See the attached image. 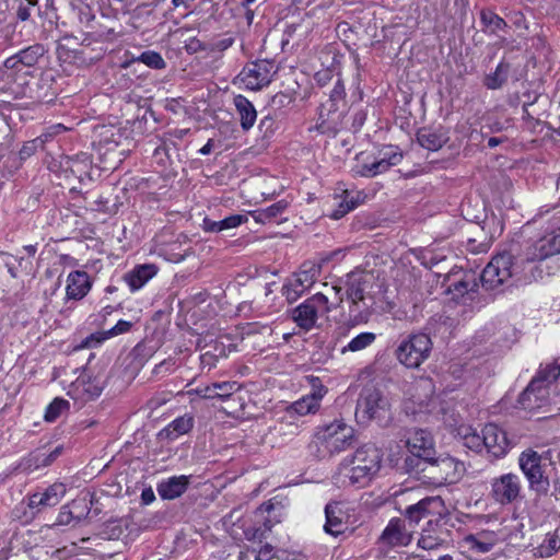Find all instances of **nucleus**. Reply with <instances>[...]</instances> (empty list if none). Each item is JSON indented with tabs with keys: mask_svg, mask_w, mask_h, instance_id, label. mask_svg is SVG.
Returning a JSON list of instances; mask_svg holds the SVG:
<instances>
[{
	"mask_svg": "<svg viewBox=\"0 0 560 560\" xmlns=\"http://www.w3.org/2000/svg\"><path fill=\"white\" fill-rule=\"evenodd\" d=\"M213 384L217 398L221 400L229 399L241 389V385L235 381L215 382Z\"/></svg>",
	"mask_w": 560,
	"mask_h": 560,
	"instance_id": "nucleus-46",
	"label": "nucleus"
},
{
	"mask_svg": "<svg viewBox=\"0 0 560 560\" xmlns=\"http://www.w3.org/2000/svg\"><path fill=\"white\" fill-rule=\"evenodd\" d=\"M522 481L513 472L503 474L490 481V495L501 505L511 504L521 497Z\"/></svg>",
	"mask_w": 560,
	"mask_h": 560,
	"instance_id": "nucleus-12",
	"label": "nucleus"
},
{
	"mask_svg": "<svg viewBox=\"0 0 560 560\" xmlns=\"http://www.w3.org/2000/svg\"><path fill=\"white\" fill-rule=\"evenodd\" d=\"M480 21L485 26L486 32L493 35L499 32H503L509 27L508 23L492 10H481Z\"/></svg>",
	"mask_w": 560,
	"mask_h": 560,
	"instance_id": "nucleus-37",
	"label": "nucleus"
},
{
	"mask_svg": "<svg viewBox=\"0 0 560 560\" xmlns=\"http://www.w3.org/2000/svg\"><path fill=\"white\" fill-rule=\"evenodd\" d=\"M138 60L152 69H163L165 67V61L162 56L152 50L142 52Z\"/></svg>",
	"mask_w": 560,
	"mask_h": 560,
	"instance_id": "nucleus-49",
	"label": "nucleus"
},
{
	"mask_svg": "<svg viewBox=\"0 0 560 560\" xmlns=\"http://www.w3.org/2000/svg\"><path fill=\"white\" fill-rule=\"evenodd\" d=\"M30 70L25 67H14L13 69L2 68L0 70V78L2 81L9 83V90L16 95L22 97L26 93V89L30 83Z\"/></svg>",
	"mask_w": 560,
	"mask_h": 560,
	"instance_id": "nucleus-23",
	"label": "nucleus"
},
{
	"mask_svg": "<svg viewBox=\"0 0 560 560\" xmlns=\"http://www.w3.org/2000/svg\"><path fill=\"white\" fill-rule=\"evenodd\" d=\"M320 275V265L314 261H305L301 265L299 271L293 275L282 287V293L287 300L295 302L304 292L312 288Z\"/></svg>",
	"mask_w": 560,
	"mask_h": 560,
	"instance_id": "nucleus-10",
	"label": "nucleus"
},
{
	"mask_svg": "<svg viewBox=\"0 0 560 560\" xmlns=\"http://www.w3.org/2000/svg\"><path fill=\"white\" fill-rule=\"evenodd\" d=\"M389 415V402L382 393L375 388H365L360 395L355 408L359 421L384 420Z\"/></svg>",
	"mask_w": 560,
	"mask_h": 560,
	"instance_id": "nucleus-9",
	"label": "nucleus"
},
{
	"mask_svg": "<svg viewBox=\"0 0 560 560\" xmlns=\"http://www.w3.org/2000/svg\"><path fill=\"white\" fill-rule=\"evenodd\" d=\"M155 500V494L151 488L143 489L141 492V501L143 504H151Z\"/></svg>",
	"mask_w": 560,
	"mask_h": 560,
	"instance_id": "nucleus-62",
	"label": "nucleus"
},
{
	"mask_svg": "<svg viewBox=\"0 0 560 560\" xmlns=\"http://www.w3.org/2000/svg\"><path fill=\"white\" fill-rule=\"evenodd\" d=\"M43 47L39 45L31 46L26 49L21 50L16 55L9 57L4 61V68L13 69L14 67H25L30 70L34 65L37 63L39 57L43 55Z\"/></svg>",
	"mask_w": 560,
	"mask_h": 560,
	"instance_id": "nucleus-28",
	"label": "nucleus"
},
{
	"mask_svg": "<svg viewBox=\"0 0 560 560\" xmlns=\"http://www.w3.org/2000/svg\"><path fill=\"white\" fill-rule=\"evenodd\" d=\"M63 453V446L58 445L49 453L45 452V459L47 462V466L51 465L61 454Z\"/></svg>",
	"mask_w": 560,
	"mask_h": 560,
	"instance_id": "nucleus-60",
	"label": "nucleus"
},
{
	"mask_svg": "<svg viewBox=\"0 0 560 560\" xmlns=\"http://www.w3.org/2000/svg\"><path fill=\"white\" fill-rule=\"evenodd\" d=\"M308 384L311 385L312 392L306 396L312 399L317 406L320 407V401L324 396L327 394V388L323 385L322 381L316 376H307L306 377Z\"/></svg>",
	"mask_w": 560,
	"mask_h": 560,
	"instance_id": "nucleus-47",
	"label": "nucleus"
},
{
	"mask_svg": "<svg viewBox=\"0 0 560 560\" xmlns=\"http://www.w3.org/2000/svg\"><path fill=\"white\" fill-rule=\"evenodd\" d=\"M234 105L240 116L241 127L243 130H249L256 122L257 112L252 102L243 95L234 97Z\"/></svg>",
	"mask_w": 560,
	"mask_h": 560,
	"instance_id": "nucleus-35",
	"label": "nucleus"
},
{
	"mask_svg": "<svg viewBox=\"0 0 560 560\" xmlns=\"http://www.w3.org/2000/svg\"><path fill=\"white\" fill-rule=\"evenodd\" d=\"M42 467H47L45 452L42 450L30 453L28 456L24 457L20 463V468L26 472L35 471Z\"/></svg>",
	"mask_w": 560,
	"mask_h": 560,
	"instance_id": "nucleus-41",
	"label": "nucleus"
},
{
	"mask_svg": "<svg viewBox=\"0 0 560 560\" xmlns=\"http://www.w3.org/2000/svg\"><path fill=\"white\" fill-rule=\"evenodd\" d=\"M275 65L268 60H258L248 63L238 74L241 82L248 90H260L271 82L275 74Z\"/></svg>",
	"mask_w": 560,
	"mask_h": 560,
	"instance_id": "nucleus-15",
	"label": "nucleus"
},
{
	"mask_svg": "<svg viewBox=\"0 0 560 560\" xmlns=\"http://www.w3.org/2000/svg\"><path fill=\"white\" fill-rule=\"evenodd\" d=\"M483 448L494 457L504 456L509 450V441L505 432L497 424L488 423L482 429Z\"/></svg>",
	"mask_w": 560,
	"mask_h": 560,
	"instance_id": "nucleus-21",
	"label": "nucleus"
},
{
	"mask_svg": "<svg viewBox=\"0 0 560 560\" xmlns=\"http://www.w3.org/2000/svg\"><path fill=\"white\" fill-rule=\"evenodd\" d=\"M218 354L212 351H206L200 355V365L201 369H207L210 371L212 368L217 365Z\"/></svg>",
	"mask_w": 560,
	"mask_h": 560,
	"instance_id": "nucleus-54",
	"label": "nucleus"
},
{
	"mask_svg": "<svg viewBox=\"0 0 560 560\" xmlns=\"http://www.w3.org/2000/svg\"><path fill=\"white\" fill-rule=\"evenodd\" d=\"M380 158L384 159L392 166H395L401 162L402 154L397 148L389 145L380 152Z\"/></svg>",
	"mask_w": 560,
	"mask_h": 560,
	"instance_id": "nucleus-50",
	"label": "nucleus"
},
{
	"mask_svg": "<svg viewBox=\"0 0 560 560\" xmlns=\"http://www.w3.org/2000/svg\"><path fill=\"white\" fill-rule=\"evenodd\" d=\"M245 222H247V217L243 215V214H233V215L226 217L223 220H220L222 230L234 229Z\"/></svg>",
	"mask_w": 560,
	"mask_h": 560,
	"instance_id": "nucleus-52",
	"label": "nucleus"
},
{
	"mask_svg": "<svg viewBox=\"0 0 560 560\" xmlns=\"http://www.w3.org/2000/svg\"><path fill=\"white\" fill-rule=\"evenodd\" d=\"M75 520L77 522L80 521L79 516H73L72 512L68 509L67 505L62 506L58 517H57V524L59 525H70L72 521Z\"/></svg>",
	"mask_w": 560,
	"mask_h": 560,
	"instance_id": "nucleus-56",
	"label": "nucleus"
},
{
	"mask_svg": "<svg viewBox=\"0 0 560 560\" xmlns=\"http://www.w3.org/2000/svg\"><path fill=\"white\" fill-rule=\"evenodd\" d=\"M188 477L174 476L160 482L158 492L162 499L173 500L182 495L188 487Z\"/></svg>",
	"mask_w": 560,
	"mask_h": 560,
	"instance_id": "nucleus-31",
	"label": "nucleus"
},
{
	"mask_svg": "<svg viewBox=\"0 0 560 560\" xmlns=\"http://www.w3.org/2000/svg\"><path fill=\"white\" fill-rule=\"evenodd\" d=\"M265 529L264 530H260V529H256L252 536H249V533H246V537L250 540V539H256V538H259L261 539V537L264 536L265 532H269L271 529V525H269L268 523H265Z\"/></svg>",
	"mask_w": 560,
	"mask_h": 560,
	"instance_id": "nucleus-64",
	"label": "nucleus"
},
{
	"mask_svg": "<svg viewBox=\"0 0 560 560\" xmlns=\"http://www.w3.org/2000/svg\"><path fill=\"white\" fill-rule=\"evenodd\" d=\"M514 273L513 256L509 253H502L489 261L480 276V280L486 290L492 291L508 282Z\"/></svg>",
	"mask_w": 560,
	"mask_h": 560,
	"instance_id": "nucleus-8",
	"label": "nucleus"
},
{
	"mask_svg": "<svg viewBox=\"0 0 560 560\" xmlns=\"http://www.w3.org/2000/svg\"><path fill=\"white\" fill-rule=\"evenodd\" d=\"M290 202L287 199H281L276 203L260 210L253 211L250 215L255 222L267 224L271 222H279L278 219L285 212Z\"/></svg>",
	"mask_w": 560,
	"mask_h": 560,
	"instance_id": "nucleus-34",
	"label": "nucleus"
},
{
	"mask_svg": "<svg viewBox=\"0 0 560 560\" xmlns=\"http://www.w3.org/2000/svg\"><path fill=\"white\" fill-rule=\"evenodd\" d=\"M408 451L424 460H431L434 453V441L431 433L423 429L409 431L407 442Z\"/></svg>",
	"mask_w": 560,
	"mask_h": 560,
	"instance_id": "nucleus-19",
	"label": "nucleus"
},
{
	"mask_svg": "<svg viewBox=\"0 0 560 560\" xmlns=\"http://www.w3.org/2000/svg\"><path fill=\"white\" fill-rule=\"evenodd\" d=\"M432 341L427 334H411L395 350V357L407 369H418L431 354Z\"/></svg>",
	"mask_w": 560,
	"mask_h": 560,
	"instance_id": "nucleus-4",
	"label": "nucleus"
},
{
	"mask_svg": "<svg viewBox=\"0 0 560 560\" xmlns=\"http://www.w3.org/2000/svg\"><path fill=\"white\" fill-rule=\"evenodd\" d=\"M497 542V538L492 533H479L477 535H468L463 539V548L471 553H487Z\"/></svg>",
	"mask_w": 560,
	"mask_h": 560,
	"instance_id": "nucleus-29",
	"label": "nucleus"
},
{
	"mask_svg": "<svg viewBox=\"0 0 560 560\" xmlns=\"http://www.w3.org/2000/svg\"><path fill=\"white\" fill-rule=\"evenodd\" d=\"M0 258L2 259L4 265L7 266L8 271L10 272V275L13 278H16L18 277V271H16V268L14 266V262L16 261L19 265H21L23 259L22 258L19 259L18 257H14V256L9 255V254H0Z\"/></svg>",
	"mask_w": 560,
	"mask_h": 560,
	"instance_id": "nucleus-55",
	"label": "nucleus"
},
{
	"mask_svg": "<svg viewBox=\"0 0 560 560\" xmlns=\"http://www.w3.org/2000/svg\"><path fill=\"white\" fill-rule=\"evenodd\" d=\"M69 36H65L62 42H59L57 45V58L61 65L72 66L78 61H82V57L80 52L75 49L70 48L65 40H69Z\"/></svg>",
	"mask_w": 560,
	"mask_h": 560,
	"instance_id": "nucleus-40",
	"label": "nucleus"
},
{
	"mask_svg": "<svg viewBox=\"0 0 560 560\" xmlns=\"http://www.w3.org/2000/svg\"><path fill=\"white\" fill-rule=\"evenodd\" d=\"M158 267L154 264L138 265L124 276V280L131 292H136L144 287L158 273Z\"/></svg>",
	"mask_w": 560,
	"mask_h": 560,
	"instance_id": "nucleus-25",
	"label": "nucleus"
},
{
	"mask_svg": "<svg viewBox=\"0 0 560 560\" xmlns=\"http://www.w3.org/2000/svg\"><path fill=\"white\" fill-rule=\"evenodd\" d=\"M446 508L443 500L440 497H427L415 504H411L405 510V517L408 521V525L415 528L420 521L427 518L431 521L433 517L444 514Z\"/></svg>",
	"mask_w": 560,
	"mask_h": 560,
	"instance_id": "nucleus-14",
	"label": "nucleus"
},
{
	"mask_svg": "<svg viewBox=\"0 0 560 560\" xmlns=\"http://www.w3.org/2000/svg\"><path fill=\"white\" fill-rule=\"evenodd\" d=\"M560 253V218L552 217L545 234L529 244L524 252V259L529 262L540 261Z\"/></svg>",
	"mask_w": 560,
	"mask_h": 560,
	"instance_id": "nucleus-6",
	"label": "nucleus"
},
{
	"mask_svg": "<svg viewBox=\"0 0 560 560\" xmlns=\"http://www.w3.org/2000/svg\"><path fill=\"white\" fill-rule=\"evenodd\" d=\"M509 66L500 62L495 71L485 79V84L488 89L495 90L502 86L508 78Z\"/></svg>",
	"mask_w": 560,
	"mask_h": 560,
	"instance_id": "nucleus-43",
	"label": "nucleus"
},
{
	"mask_svg": "<svg viewBox=\"0 0 560 560\" xmlns=\"http://www.w3.org/2000/svg\"><path fill=\"white\" fill-rule=\"evenodd\" d=\"M458 435L465 447L474 452H481L483 450L485 442L482 441V433L479 434L471 427H460L458 429Z\"/></svg>",
	"mask_w": 560,
	"mask_h": 560,
	"instance_id": "nucleus-39",
	"label": "nucleus"
},
{
	"mask_svg": "<svg viewBox=\"0 0 560 560\" xmlns=\"http://www.w3.org/2000/svg\"><path fill=\"white\" fill-rule=\"evenodd\" d=\"M434 386L431 380L421 378L413 386L411 397L405 404L408 415L432 413L438 407V400L433 396Z\"/></svg>",
	"mask_w": 560,
	"mask_h": 560,
	"instance_id": "nucleus-11",
	"label": "nucleus"
},
{
	"mask_svg": "<svg viewBox=\"0 0 560 560\" xmlns=\"http://www.w3.org/2000/svg\"><path fill=\"white\" fill-rule=\"evenodd\" d=\"M330 311L328 296L319 292L295 307L292 318L301 329L310 331L316 327L318 317L327 315Z\"/></svg>",
	"mask_w": 560,
	"mask_h": 560,
	"instance_id": "nucleus-7",
	"label": "nucleus"
},
{
	"mask_svg": "<svg viewBox=\"0 0 560 560\" xmlns=\"http://www.w3.org/2000/svg\"><path fill=\"white\" fill-rule=\"evenodd\" d=\"M430 462L432 469L439 474V478L448 483L459 481L466 472L465 464L450 455L432 457Z\"/></svg>",
	"mask_w": 560,
	"mask_h": 560,
	"instance_id": "nucleus-18",
	"label": "nucleus"
},
{
	"mask_svg": "<svg viewBox=\"0 0 560 560\" xmlns=\"http://www.w3.org/2000/svg\"><path fill=\"white\" fill-rule=\"evenodd\" d=\"M194 392L205 399L217 398L213 383L203 387H197Z\"/></svg>",
	"mask_w": 560,
	"mask_h": 560,
	"instance_id": "nucleus-58",
	"label": "nucleus"
},
{
	"mask_svg": "<svg viewBox=\"0 0 560 560\" xmlns=\"http://www.w3.org/2000/svg\"><path fill=\"white\" fill-rule=\"evenodd\" d=\"M176 369V362L174 359H167L162 361L160 364L155 365L154 373L155 374H166L171 373Z\"/></svg>",
	"mask_w": 560,
	"mask_h": 560,
	"instance_id": "nucleus-57",
	"label": "nucleus"
},
{
	"mask_svg": "<svg viewBox=\"0 0 560 560\" xmlns=\"http://www.w3.org/2000/svg\"><path fill=\"white\" fill-rule=\"evenodd\" d=\"M194 427V417L184 415L174 419L162 432L170 440H175L178 436L188 433Z\"/></svg>",
	"mask_w": 560,
	"mask_h": 560,
	"instance_id": "nucleus-36",
	"label": "nucleus"
},
{
	"mask_svg": "<svg viewBox=\"0 0 560 560\" xmlns=\"http://www.w3.org/2000/svg\"><path fill=\"white\" fill-rule=\"evenodd\" d=\"M273 555V547L269 544H266L257 551L256 560H270Z\"/></svg>",
	"mask_w": 560,
	"mask_h": 560,
	"instance_id": "nucleus-59",
	"label": "nucleus"
},
{
	"mask_svg": "<svg viewBox=\"0 0 560 560\" xmlns=\"http://www.w3.org/2000/svg\"><path fill=\"white\" fill-rule=\"evenodd\" d=\"M383 452L373 444H364L357 448L350 458H345L335 475L339 487H365L380 472Z\"/></svg>",
	"mask_w": 560,
	"mask_h": 560,
	"instance_id": "nucleus-1",
	"label": "nucleus"
},
{
	"mask_svg": "<svg viewBox=\"0 0 560 560\" xmlns=\"http://www.w3.org/2000/svg\"><path fill=\"white\" fill-rule=\"evenodd\" d=\"M69 407V402L62 398H55L46 408L44 419L48 422L57 420Z\"/></svg>",
	"mask_w": 560,
	"mask_h": 560,
	"instance_id": "nucleus-45",
	"label": "nucleus"
},
{
	"mask_svg": "<svg viewBox=\"0 0 560 560\" xmlns=\"http://www.w3.org/2000/svg\"><path fill=\"white\" fill-rule=\"evenodd\" d=\"M291 409L300 415V416H306L310 413H315L318 411L319 406H317L312 399H310L306 395L300 398L299 400L294 401L291 406Z\"/></svg>",
	"mask_w": 560,
	"mask_h": 560,
	"instance_id": "nucleus-48",
	"label": "nucleus"
},
{
	"mask_svg": "<svg viewBox=\"0 0 560 560\" xmlns=\"http://www.w3.org/2000/svg\"><path fill=\"white\" fill-rule=\"evenodd\" d=\"M560 548V537L555 533H548L544 541L537 547L536 553L539 557H551Z\"/></svg>",
	"mask_w": 560,
	"mask_h": 560,
	"instance_id": "nucleus-42",
	"label": "nucleus"
},
{
	"mask_svg": "<svg viewBox=\"0 0 560 560\" xmlns=\"http://www.w3.org/2000/svg\"><path fill=\"white\" fill-rule=\"evenodd\" d=\"M234 43V39L232 37H226V38H223V39H220L218 40L214 46L218 50H225L228 49L229 47H231Z\"/></svg>",
	"mask_w": 560,
	"mask_h": 560,
	"instance_id": "nucleus-63",
	"label": "nucleus"
},
{
	"mask_svg": "<svg viewBox=\"0 0 560 560\" xmlns=\"http://www.w3.org/2000/svg\"><path fill=\"white\" fill-rule=\"evenodd\" d=\"M66 494V486L56 482L49 486L44 492H36L28 498L31 509H40L57 505Z\"/></svg>",
	"mask_w": 560,
	"mask_h": 560,
	"instance_id": "nucleus-24",
	"label": "nucleus"
},
{
	"mask_svg": "<svg viewBox=\"0 0 560 560\" xmlns=\"http://www.w3.org/2000/svg\"><path fill=\"white\" fill-rule=\"evenodd\" d=\"M326 523L324 529L327 534L337 537L347 526L342 521V512L338 503H328L325 508Z\"/></svg>",
	"mask_w": 560,
	"mask_h": 560,
	"instance_id": "nucleus-33",
	"label": "nucleus"
},
{
	"mask_svg": "<svg viewBox=\"0 0 560 560\" xmlns=\"http://www.w3.org/2000/svg\"><path fill=\"white\" fill-rule=\"evenodd\" d=\"M417 139L422 148L438 151L448 141V135L444 128H423L418 131Z\"/></svg>",
	"mask_w": 560,
	"mask_h": 560,
	"instance_id": "nucleus-26",
	"label": "nucleus"
},
{
	"mask_svg": "<svg viewBox=\"0 0 560 560\" xmlns=\"http://www.w3.org/2000/svg\"><path fill=\"white\" fill-rule=\"evenodd\" d=\"M447 513L427 521L418 540V546L425 550H433L450 541L451 532L447 528Z\"/></svg>",
	"mask_w": 560,
	"mask_h": 560,
	"instance_id": "nucleus-13",
	"label": "nucleus"
},
{
	"mask_svg": "<svg viewBox=\"0 0 560 560\" xmlns=\"http://www.w3.org/2000/svg\"><path fill=\"white\" fill-rule=\"evenodd\" d=\"M335 199L338 200V206L330 214V218L334 220L341 219L363 201L361 191L354 194L349 190H343L341 195H336Z\"/></svg>",
	"mask_w": 560,
	"mask_h": 560,
	"instance_id": "nucleus-32",
	"label": "nucleus"
},
{
	"mask_svg": "<svg viewBox=\"0 0 560 560\" xmlns=\"http://www.w3.org/2000/svg\"><path fill=\"white\" fill-rule=\"evenodd\" d=\"M376 340V335L371 331H364L355 337H353L346 346L340 349L341 354H346L347 352H359L362 351L370 346H372Z\"/></svg>",
	"mask_w": 560,
	"mask_h": 560,
	"instance_id": "nucleus-38",
	"label": "nucleus"
},
{
	"mask_svg": "<svg viewBox=\"0 0 560 560\" xmlns=\"http://www.w3.org/2000/svg\"><path fill=\"white\" fill-rule=\"evenodd\" d=\"M550 462V452L538 453L533 448H526L518 456V466L525 476L530 490L546 493L549 488L547 468Z\"/></svg>",
	"mask_w": 560,
	"mask_h": 560,
	"instance_id": "nucleus-3",
	"label": "nucleus"
},
{
	"mask_svg": "<svg viewBox=\"0 0 560 560\" xmlns=\"http://www.w3.org/2000/svg\"><path fill=\"white\" fill-rule=\"evenodd\" d=\"M346 95V91H345V85L343 83L338 80L336 83H335V86L330 93V108H329V112H331V108L335 107L336 105V102H339V101H342L343 97Z\"/></svg>",
	"mask_w": 560,
	"mask_h": 560,
	"instance_id": "nucleus-53",
	"label": "nucleus"
},
{
	"mask_svg": "<svg viewBox=\"0 0 560 560\" xmlns=\"http://www.w3.org/2000/svg\"><path fill=\"white\" fill-rule=\"evenodd\" d=\"M478 288L479 284L475 273L468 272L460 280L450 283L447 293L453 301L468 304L477 298Z\"/></svg>",
	"mask_w": 560,
	"mask_h": 560,
	"instance_id": "nucleus-20",
	"label": "nucleus"
},
{
	"mask_svg": "<svg viewBox=\"0 0 560 560\" xmlns=\"http://www.w3.org/2000/svg\"><path fill=\"white\" fill-rule=\"evenodd\" d=\"M92 288V281L88 272L82 270L71 271L67 277L66 299L80 301L88 295Z\"/></svg>",
	"mask_w": 560,
	"mask_h": 560,
	"instance_id": "nucleus-22",
	"label": "nucleus"
},
{
	"mask_svg": "<svg viewBox=\"0 0 560 560\" xmlns=\"http://www.w3.org/2000/svg\"><path fill=\"white\" fill-rule=\"evenodd\" d=\"M368 288L366 275L363 272H351L347 275L346 279V294L347 298L357 304L364 300L365 290Z\"/></svg>",
	"mask_w": 560,
	"mask_h": 560,
	"instance_id": "nucleus-30",
	"label": "nucleus"
},
{
	"mask_svg": "<svg viewBox=\"0 0 560 560\" xmlns=\"http://www.w3.org/2000/svg\"><path fill=\"white\" fill-rule=\"evenodd\" d=\"M392 167L384 159H378L371 164H364L358 171V173L363 177H374L382 173H385Z\"/></svg>",
	"mask_w": 560,
	"mask_h": 560,
	"instance_id": "nucleus-44",
	"label": "nucleus"
},
{
	"mask_svg": "<svg viewBox=\"0 0 560 560\" xmlns=\"http://www.w3.org/2000/svg\"><path fill=\"white\" fill-rule=\"evenodd\" d=\"M103 388L104 381L102 377L84 372L71 383L68 395L74 400L88 401L98 397Z\"/></svg>",
	"mask_w": 560,
	"mask_h": 560,
	"instance_id": "nucleus-17",
	"label": "nucleus"
},
{
	"mask_svg": "<svg viewBox=\"0 0 560 560\" xmlns=\"http://www.w3.org/2000/svg\"><path fill=\"white\" fill-rule=\"evenodd\" d=\"M560 376V363L552 362L546 365L540 364L536 375L518 398L520 406L533 411L546 406L549 402L550 385Z\"/></svg>",
	"mask_w": 560,
	"mask_h": 560,
	"instance_id": "nucleus-2",
	"label": "nucleus"
},
{
	"mask_svg": "<svg viewBox=\"0 0 560 560\" xmlns=\"http://www.w3.org/2000/svg\"><path fill=\"white\" fill-rule=\"evenodd\" d=\"M132 326H133L132 322L120 319L117 322V324L114 327H112L110 329H108L106 331L91 334L89 337H86L82 341L81 347L82 348H93V347L100 346L105 340H107L112 337H116V336H119V335L130 331Z\"/></svg>",
	"mask_w": 560,
	"mask_h": 560,
	"instance_id": "nucleus-27",
	"label": "nucleus"
},
{
	"mask_svg": "<svg viewBox=\"0 0 560 560\" xmlns=\"http://www.w3.org/2000/svg\"><path fill=\"white\" fill-rule=\"evenodd\" d=\"M413 528H407L406 520L392 518L378 538V545L383 550L396 547H406L412 541Z\"/></svg>",
	"mask_w": 560,
	"mask_h": 560,
	"instance_id": "nucleus-16",
	"label": "nucleus"
},
{
	"mask_svg": "<svg viewBox=\"0 0 560 560\" xmlns=\"http://www.w3.org/2000/svg\"><path fill=\"white\" fill-rule=\"evenodd\" d=\"M353 438V428L346 424L342 420H335L319 427L315 433L316 444L330 455L348 448L352 444Z\"/></svg>",
	"mask_w": 560,
	"mask_h": 560,
	"instance_id": "nucleus-5",
	"label": "nucleus"
},
{
	"mask_svg": "<svg viewBox=\"0 0 560 560\" xmlns=\"http://www.w3.org/2000/svg\"><path fill=\"white\" fill-rule=\"evenodd\" d=\"M202 229L206 232H220L223 231L220 224V221H213L210 219H205L202 223Z\"/></svg>",
	"mask_w": 560,
	"mask_h": 560,
	"instance_id": "nucleus-61",
	"label": "nucleus"
},
{
	"mask_svg": "<svg viewBox=\"0 0 560 560\" xmlns=\"http://www.w3.org/2000/svg\"><path fill=\"white\" fill-rule=\"evenodd\" d=\"M38 0H24L16 10V18L21 22L27 21L32 15V9L36 8Z\"/></svg>",
	"mask_w": 560,
	"mask_h": 560,
	"instance_id": "nucleus-51",
	"label": "nucleus"
}]
</instances>
